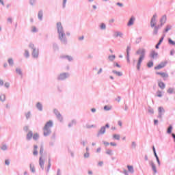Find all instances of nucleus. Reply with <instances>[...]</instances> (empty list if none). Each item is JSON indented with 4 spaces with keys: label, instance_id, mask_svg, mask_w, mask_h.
Masks as SVG:
<instances>
[{
    "label": "nucleus",
    "instance_id": "864d4df0",
    "mask_svg": "<svg viewBox=\"0 0 175 175\" xmlns=\"http://www.w3.org/2000/svg\"><path fill=\"white\" fill-rule=\"evenodd\" d=\"M103 144L105 146H110V144L109 142H103Z\"/></svg>",
    "mask_w": 175,
    "mask_h": 175
},
{
    "label": "nucleus",
    "instance_id": "69168bd1",
    "mask_svg": "<svg viewBox=\"0 0 175 175\" xmlns=\"http://www.w3.org/2000/svg\"><path fill=\"white\" fill-rule=\"evenodd\" d=\"M104 110H110V109H109V108L107 107V106H105V107H104Z\"/></svg>",
    "mask_w": 175,
    "mask_h": 175
},
{
    "label": "nucleus",
    "instance_id": "b1692460",
    "mask_svg": "<svg viewBox=\"0 0 175 175\" xmlns=\"http://www.w3.org/2000/svg\"><path fill=\"white\" fill-rule=\"evenodd\" d=\"M16 72L18 75H20V76H23V72L21 71V69L16 68Z\"/></svg>",
    "mask_w": 175,
    "mask_h": 175
},
{
    "label": "nucleus",
    "instance_id": "bb28decb",
    "mask_svg": "<svg viewBox=\"0 0 175 175\" xmlns=\"http://www.w3.org/2000/svg\"><path fill=\"white\" fill-rule=\"evenodd\" d=\"M173 129V126H172V125H170L168 129H167V133H172V130Z\"/></svg>",
    "mask_w": 175,
    "mask_h": 175
},
{
    "label": "nucleus",
    "instance_id": "473e14b6",
    "mask_svg": "<svg viewBox=\"0 0 175 175\" xmlns=\"http://www.w3.org/2000/svg\"><path fill=\"white\" fill-rule=\"evenodd\" d=\"M113 72V73H115V75H117V76H122V72H118V71H116V70H114Z\"/></svg>",
    "mask_w": 175,
    "mask_h": 175
},
{
    "label": "nucleus",
    "instance_id": "a19ab883",
    "mask_svg": "<svg viewBox=\"0 0 175 175\" xmlns=\"http://www.w3.org/2000/svg\"><path fill=\"white\" fill-rule=\"evenodd\" d=\"M31 170L33 173H35V167L32 165H30Z\"/></svg>",
    "mask_w": 175,
    "mask_h": 175
},
{
    "label": "nucleus",
    "instance_id": "cd10ccee",
    "mask_svg": "<svg viewBox=\"0 0 175 175\" xmlns=\"http://www.w3.org/2000/svg\"><path fill=\"white\" fill-rule=\"evenodd\" d=\"M174 91V89H173V88H170L167 92H168V94H173Z\"/></svg>",
    "mask_w": 175,
    "mask_h": 175
},
{
    "label": "nucleus",
    "instance_id": "79ce46f5",
    "mask_svg": "<svg viewBox=\"0 0 175 175\" xmlns=\"http://www.w3.org/2000/svg\"><path fill=\"white\" fill-rule=\"evenodd\" d=\"M101 29H106V25L105 23H102L100 25Z\"/></svg>",
    "mask_w": 175,
    "mask_h": 175
},
{
    "label": "nucleus",
    "instance_id": "8fccbe9b",
    "mask_svg": "<svg viewBox=\"0 0 175 175\" xmlns=\"http://www.w3.org/2000/svg\"><path fill=\"white\" fill-rule=\"evenodd\" d=\"M29 47H30L31 49H32L33 50H35V45H33V44H29Z\"/></svg>",
    "mask_w": 175,
    "mask_h": 175
},
{
    "label": "nucleus",
    "instance_id": "4be33fe9",
    "mask_svg": "<svg viewBox=\"0 0 175 175\" xmlns=\"http://www.w3.org/2000/svg\"><path fill=\"white\" fill-rule=\"evenodd\" d=\"M113 139H115V140H120L121 136L118 134H114L113 135Z\"/></svg>",
    "mask_w": 175,
    "mask_h": 175
},
{
    "label": "nucleus",
    "instance_id": "49530a36",
    "mask_svg": "<svg viewBox=\"0 0 175 175\" xmlns=\"http://www.w3.org/2000/svg\"><path fill=\"white\" fill-rule=\"evenodd\" d=\"M163 39H165V36H163V37L160 39V40L159 41L158 44H161V43H162V42H163Z\"/></svg>",
    "mask_w": 175,
    "mask_h": 175
},
{
    "label": "nucleus",
    "instance_id": "20e7f679",
    "mask_svg": "<svg viewBox=\"0 0 175 175\" xmlns=\"http://www.w3.org/2000/svg\"><path fill=\"white\" fill-rule=\"evenodd\" d=\"M157 25V14H154L150 21V27L154 28Z\"/></svg>",
    "mask_w": 175,
    "mask_h": 175
},
{
    "label": "nucleus",
    "instance_id": "bf43d9fd",
    "mask_svg": "<svg viewBox=\"0 0 175 175\" xmlns=\"http://www.w3.org/2000/svg\"><path fill=\"white\" fill-rule=\"evenodd\" d=\"M66 1L67 0H64L63 1V6H64V8H65V5H66Z\"/></svg>",
    "mask_w": 175,
    "mask_h": 175
},
{
    "label": "nucleus",
    "instance_id": "9d476101",
    "mask_svg": "<svg viewBox=\"0 0 175 175\" xmlns=\"http://www.w3.org/2000/svg\"><path fill=\"white\" fill-rule=\"evenodd\" d=\"M135 16H132V17L130 18L129 23H127V25H128L129 27H131V25H133V23H135Z\"/></svg>",
    "mask_w": 175,
    "mask_h": 175
},
{
    "label": "nucleus",
    "instance_id": "f8f14e48",
    "mask_svg": "<svg viewBox=\"0 0 175 175\" xmlns=\"http://www.w3.org/2000/svg\"><path fill=\"white\" fill-rule=\"evenodd\" d=\"M58 33L59 39L64 40V39H65V33H64V31H59Z\"/></svg>",
    "mask_w": 175,
    "mask_h": 175
},
{
    "label": "nucleus",
    "instance_id": "7ed1b4c3",
    "mask_svg": "<svg viewBox=\"0 0 175 175\" xmlns=\"http://www.w3.org/2000/svg\"><path fill=\"white\" fill-rule=\"evenodd\" d=\"M156 74L159 76H161V77L163 79V80H166V79L169 78V74H167V72H156Z\"/></svg>",
    "mask_w": 175,
    "mask_h": 175
},
{
    "label": "nucleus",
    "instance_id": "e433bc0d",
    "mask_svg": "<svg viewBox=\"0 0 175 175\" xmlns=\"http://www.w3.org/2000/svg\"><path fill=\"white\" fill-rule=\"evenodd\" d=\"M31 31L32 32H38V29H36V27L35 26H33L31 27Z\"/></svg>",
    "mask_w": 175,
    "mask_h": 175
},
{
    "label": "nucleus",
    "instance_id": "603ef678",
    "mask_svg": "<svg viewBox=\"0 0 175 175\" xmlns=\"http://www.w3.org/2000/svg\"><path fill=\"white\" fill-rule=\"evenodd\" d=\"M50 167H51V162L49 160V164H48V170H49Z\"/></svg>",
    "mask_w": 175,
    "mask_h": 175
},
{
    "label": "nucleus",
    "instance_id": "5701e85b",
    "mask_svg": "<svg viewBox=\"0 0 175 175\" xmlns=\"http://www.w3.org/2000/svg\"><path fill=\"white\" fill-rule=\"evenodd\" d=\"M172 29V25H167L165 29V32H169Z\"/></svg>",
    "mask_w": 175,
    "mask_h": 175
},
{
    "label": "nucleus",
    "instance_id": "72a5a7b5",
    "mask_svg": "<svg viewBox=\"0 0 175 175\" xmlns=\"http://www.w3.org/2000/svg\"><path fill=\"white\" fill-rule=\"evenodd\" d=\"M168 42L170 43V44H172V46L175 45V42L173 41L171 38H169Z\"/></svg>",
    "mask_w": 175,
    "mask_h": 175
},
{
    "label": "nucleus",
    "instance_id": "c85d7f7f",
    "mask_svg": "<svg viewBox=\"0 0 175 175\" xmlns=\"http://www.w3.org/2000/svg\"><path fill=\"white\" fill-rule=\"evenodd\" d=\"M36 107H38V110L42 111V104H40V103H38L36 105Z\"/></svg>",
    "mask_w": 175,
    "mask_h": 175
},
{
    "label": "nucleus",
    "instance_id": "58836bf2",
    "mask_svg": "<svg viewBox=\"0 0 175 175\" xmlns=\"http://www.w3.org/2000/svg\"><path fill=\"white\" fill-rule=\"evenodd\" d=\"M5 95H1L0 96V100H1V102H3V100H5Z\"/></svg>",
    "mask_w": 175,
    "mask_h": 175
},
{
    "label": "nucleus",
    "instance_id": "7c9ffc66",
    "mask_svg": "<svg viewBox=\"0 0 175 175\" xmlns=\"http://www.w3.org/2000/svg\"><path fill=\"white\" fill-rule=\"evenodd\" d=\"M148 68H152V66H154V63L152 62H149L147 64Z\"/></svg>",
    "mask_w": 175,
    "mask_h": 175
},
{
    "label": "nucleus",
    "instance_id": "2f4dec72",
    "mask_svg": "<svg viewBox=\"0 0 175 175\" xmlns=\"http://www.w3.org/2000/svg\"><path fill=\"white\" fill-rule=\"evenodd\" d=\"M116 59V55H114L109 56V61H113V59Z\"/></svg>",
    "mask_w": 175,
    "mask_h": 175
},
{
    "label": "nucleus",
    "instance_id": "ddd939ff",
    "mask_svg": "<svg viewBox=\"0 0 175 175\" xmlns=\"http://www.w3.org/2000/svg\"><path fill=\"white\" fill-rule=\"evenodd\" d=\"M54 113L57 116V118H59V120H62V116H61V113H59V111H58V110L55 109Z\"/></svg>",
    "mask_w": 175,
    "mask_h": 175
},
{
    "label": "nucleus",
    "instance_id": "f03ea898",
    "mask_svg": "<svg viewBox=\"0 0 175 175\" xmlns=\"http://www.w3.org/2000/svg\"><path fill=\"white\" fill-rule=\"evenodd\" d=\"M51 128H53V121L49 120L45 124L43 128L44 136H49L51 133Z\"/></svg>",
    "mask_w": 175,
    "mask_h": 175
},
{
    "label": "nucleus",
    "instance_id": "3c124183",
    "mask_svg": "<svg viewBox=\"0 0 175 175\" xmlns=\"http://www.w3.org/2000/svg\"><path fill=\"white\" fill-rule=\"evenodd\" d=\"M10 86V83H5V87H6V88H9Z\"/></svg>",
    "mask_w": 175,
    "mask_h": 175
},
{
    "label": "nucleus",
    "instance_id": "f257e3e1",
    "mask_svg": "<svg viewBox=\"0 0 175 175\" xmlns=\"http://www.w3.org/2000/svg\"><path fill=\"white\" fill-rule=\"evenodd\" d=\"M146 51L143 49H139L137 51V54L140 55L138 62L137 64V70H140V66L142 65V62H143V59H144V54Z\"/></svg>",
    "mask_w": 175,
    "mask_h": 175
},
{
    "label": "nucleus",
    "instance_id": "39448f33",
    "mask_svg": "<svg viewBox=\"0 0 175 175\" xmlns=\"http://www.w3.org/2000/svg\"><path fill=\"white\" fill-rule=\"evenodd\" d=\"M39 165L41 168L44 169V157L41 156L39 159Z\"/></svg>",
    "mask_w": 175,
    "mask_h": 175
},
{
    "label": "nucleus",
    "instance_id": "6e6d98bb",
    "mask_svg": "<svg viewBox=\"0 0 175 175\" xmlns=\"http://www.w3.org/2000/svg\"><path fill=\"white\" fill-rule=\"evenodd\" d=\"M110 146H113V147H116V146H117V144L111 142Z\"/></svg>",
    "mask_w": 175,
    "mask_h": 175
},
{
    "label": "nucleus",
    "instance_id": "393cba45",
    "mask_svg": "<svg viewBox=\"0 0 175 175\" xmlns=\"http://www.w3.org/2000/svg\"><path fill=\"white\" fill-rule=\"evenodd\" d=\"M157 96H158V98H162V92L161 90L157 92Z\"/></svg>",
    "mask_w": 175,
    "mask_h": 175
},
{
    "label": "nucleus",
    "instance_id": "423d86ee",
    "mask_svg": "<svg viewBox=\"0 0 175 175\" xmlns=\"http://www.w3.org/2000/svg\"><path fill=\"white\" fill-rule=\"evenodd\" d=\"M166 66V62H162L158 66L154 67V69L156 70H159V69H162L163 68H165Z\"/></svg>",
    "mask_w": 175,
    "mask_h": 175
},
{
    "label": "nucleus",
    "instance_id": "aec40b11",
    "mask_svg": "<svg viewBox=\"0 0 175 175\" xmlns=\"http://www.w3.org/2000/svg\"><path fill=\"white\" fill-rule=\"evenodd\" d=\"M127 169L129 172H130V173H133V172H135V170H133V166L132 165H127Z\"/></svg>",
    "mask_w": 175,
    "mask_h": 175
},
{
    "label": "nucleus",
    "instance_id": "680f3d73",
    "mask_svg": "<svg viewBox=\"0 0 175 175\" xmlns=\"http://www.w3.org/2000/svg\"><path fill=\"white\" fill-rule=\"evenodd\" d=\"M91 111H92V113H95V112L96 111V109H95V108H92V109H91Z\"/></svg>",
    "mask_w": 175,
    "mask_h": 175
},
{
    "label": "nucleus",
    "instance_id": "a18cd8bd",
    "mask_svg": "<svg viewBox=\"0 0 175 175\" xmlns=\"http://www.w3.org/2000/svg\"><path fill=\"white\" fill-rule=\"evenodd\" d=\"M5 165H10V160L6 159V160L5 161Z\"/></svg>",
    "mask_w": 175,
    "mask_h": 175
},
{
    "label": "nucleus",
    "instance_id": "1a4fd4ad",
    "mask_svg": "<svg viewBox=\"0 0 175 175\" xmlns=\"http://www.w3.org/2000/svg\"><path fill=\"white\" fill-rule=\"evenodd\" d=\"M150 57H151V58H152L153 59H155V58H157V57H158V53L155 52V51H152L150 53Z\"/></svg>",
    "mask_w": 175,
    "mask_h": 175
},
{
    "label": "nucleus",
    "instance_id": "5fc2aeb1",
    "mask_svg": "<svg viewBox=\"0 0 175 175\" xmlns=\"http://www.w3.org/2000/svg\"><path fill=\"white\" fill-rule=\"evenodd\" d=\"M115 66H117V68H121V66L118 64V63H114Z\"/></svg>",
    "mask_w": 175,
    "mask_h": 175
},
{
    "label": "nucleus",
    "instance_id": "dca6fc26",
    "mask_svg": "<svg viewBox=\"0 0 175 175\" xmlns=\"http://www.w3.org/2000/svg\"><path fill=\"white\" fill-rule=\"evenodd\" d=\"M166 20H167L166 15L163 16L161 19V25H163V24L166 23Z\"/></svg>",
    "mask_w": 175,
    "mask_h": 175
},
{
    "label": "nucleus",
    "instance_id": "338daca9",
    "mask_svg": "<svg viewBox=\"0 0 175 175\" xmlns=\"http://www.w3.org/2000/svg\"><path fill=\"white\" fill-rule=\"evenodd\" d=\"M30 3L31 5H33V3H35V0H30Z\"/></svg>",
    "mask_w": 175,
    "mask_h": 175
},
{
    "label": "nucleus",
    "instance_id": "f3484780",
    "mask_svg": "<svg viewBox=\"0 0 175 175\" xmlns=\"http://www.w3.org/2000/svg\"><path fill=\"white\" fill-rule=\"evenodd\" d=\"M33 155H38V146L34 145L33 146Z\"/></svg>",
    "mask_w": 175,
    "mask_h": 175
},
{
    "label": "nucleus",
    "instance_id": "774afa93",
    "mask_svg": "<svg viewBox=\"0 0 175 175\" xmlns=\"http://www.w3.org/2000/svg\"><path fill=\"white\" fill-rule=\"evenodd\" d=\"M79 40H83L84 39L83 36H82L81 37H79Z\"/></svg>",
    "mask_w": 175,
    "mask_h": 175
},
{
    "label": "nucleus",
    "instance_id": "4d7b16f0",
    "mask_svg": "<svg viewBox=\"0 0 175 175\" xmlns=\"http://www.w3.org/2000/svg\"><path fill=\"white\" fill-rule=\"evenodd\" d=\"M26 117H27V118H29V117H31V113H27V114H26Z\"/></svg>",
    "mask_w": 175,
    "mask_h": 175
},
{
    "label": "nucleus",
    "instance_id": "a878e982",
    "mask_svg": "<svg viewBox=\"0 0 175 175\" xmlns=\"http://www.w3.org/2000/svg\"><path fill=\"white\" fill-rule=\"evenodd\" d=\"M114 36L115 38H118V36L121 38V36H122V33L121 32L115 33Z\"/></svg>",
    "mask_w": 175,
    "mask_h": 175
},
{
    "label": "nucleus",
    "instance_id": "e2e57ef3",
    "mask_svg": "<svg viewBox=\"0 0 175 175\" xmlns=\"http://www.w3.org/2000/svg\"><path fill=\"white\" fill-rule=\"evenodd\" d=\"M0 85H3V80H0Z\"/></svg>",
    "mask_w": 175,
    "mask_h": 175
},
{
    "label": "nucleus",
    "instance_id": "6e6552de",
    "mask_svg": "<svg viewBox=\"0 0 175 175\" xmlns=\"http://www.w3.org/2000/svg\"><path fill=\"white\" fill-rule=\"evenodd\" d=\"M158 85H159V88H161V90H165V88L166 87V85H165V83H163V81H159Z\"/></svg>",
    "mask_w": 175,
    "mask_h": 175
},
{
    "label": "nucleus",
    "instance_id": "09e8293b",
    "mask_svg": "<svg viewBox=\"0 0 175 175\" xmlns=\"http://www.w3.org/2000/svg\"><path fill=\"white\" fill-rule=\"evenodd\" d=\"M8 64H10V65H13V59H9Z\"/></svg>",
    "mask_w": 175,
    "mask_h": 175
},
{
    "label": "nucleus",
    "instance_id": "13d9d810",
    "mask_svg": "<svg viewBox=\"0 0 175 175\" xmlns=\"http://www.w3.org/2000/svg\"><path fill=\"white\" fill-rule=\"evenodd\" d=\"M8 22L10 23V24H12V18H8Z\"/></svg>",
    "mask_w": 175,
    "mask_h": 175
},
{
    "label": "nucleus",
    "instance_id": "4468645a",
    "mask_svg": "<svg viewBox=\"0 0 175 175\" xmlns=\"http://www.w3.org/2000/svg\"><path fill=\"white\" fill-rule=\"evenodd\" d=\"M32 137H33V133H32V131H29V133L27 135V140H31Z\"/></svg>",
    "mask_w": 175,
    "mask_h": 175
},
{
    "label": "nucleus",
    "instance_id": "6ab92c4d",
    "mask_svg": "<svg viewBox=\"0 0 175 175\" xmlns=\"http://www.w3.org/2000/svg\"><path fill=\"white\" fill-rule=\"evenodd\" d=\"M105 132H106V128L105 127H101L98 135H103L105 133Z\"/></svg>",
    "mask_w": 175,
    "mask_h": 175
},
{
    "label": "nucleus",
    "instance_id": "0e129e2a",
    "mask_svg": "<svg viewBox=\"0 0 175 175\" xmlns=\"http://www.w3.org/2000/svg\"><path fill=\"white\" fill-rule=\"evenodd\" d=\"M162 110H163V108H162V107H159V111L160 113L162 112Z\"/></svg>",
    "mask_w": 175,
    "mask_h": 175
},
{
    "label": "nucleus",
    "instance_id": "2eb2a0df",
    "mask_svg": "<svg viewBox=\"0 0 175 175\" xmlns=\"http://www.w3.org/2000/svg\"><path fill=\"white\" fill-rule=\"evenodd\" d=\"M66 77H68V76L66 75V74H61L59 77L58 79L59 80H65V79H66Z\"/></svg>",
    "mask_w": 175,
    "mask_h": 175
},
{
    "label": "nucleus",
    "instance_id": "37998d69",
    "mask_svg": "<svg viewBox=\"0 0 175 175\" xmlns=\"http://www.w3.org/2000/svg\"><path fill=\"white\" fill-rule=\"evenodd\" d=\"M43 151H44L43 147H41L40 150V154H41V157H43Z\"/></svg>",
    "mask_w": 175,
    "mask_h": 175
},
{
    "label": "nucleus",
    "instance_id": "412c9836",
    "mask_svg": "<svg viewBox=\"0 0 175 175\" xmlns=\"http://www.w3.org/2000/svg\"><path fill=\"white\" fill-rule=\"evenodd\" d=\"M33 140H39V134L38 133H36L33 135Z\"/></svg>",
    "mask_w": 175,
    "mask_h": 175
},
{
    "label": "nucleus",
    "instance_id": "f704fd0d",
    "mask_svg": "<svg viewBox=\"0 0 175 175\" xmlns=\"http://www.w3.org/2000/svg\"><path fill=\"white\" fill-rule=\"evenodd\" d=\"M106 154H107L108 155H113V150L109 149L107 150Z\"/></svg>",
    "mask_w": 175,
    "mask_h": 175
},
{
    "label": "nucleus",
    "instance_id": "c756f323",
    "mask_svg": "<svg viewBox=\"0 0 175 175\" xmlns=\"http://www.w3.org/2000/svg\"><path fill=\"white\" fill-rule=\"evenodd\" d=\"M152 169L154 173H157V167H155V164H152Z\"/></svg>",
    "mask_w": 175,
    "mask_h": 175
},
{
    "label": "nucleus",
    "instance_id": "a211bd4d",
    "mask_svg": "<svg viewBox=\"0 0 175 175\" xmlns=\"http://www.w3.org/2000/svg\"><path fill=\"white\" fill-rule=\"evenodd\" d=\"M158 29H159V26H155L153 31L154 35H158Z\"/></svg>",
    "mask_w": 175,
    "mask_h": 175
},
{
    "label": "nucleus",
    "instance_id": "0eeeda50",
    "mask_svg": "<svg viewBox=\"0 0 175 175\" xmlns=\"http://www.w3.org/2000/svg\"><path fill=\"white\" fill-rule=\"evenodd\" d=\"M57 27L58 33L64 31H63V27H62V24L61 23V22H58L57 23Z\"/></svg>",
    "mask_w": 175,
    "mask_h": 175
},
{
    "label": "nucleus",
    "instance_id": "ea45409f",
    "mask_svg": "<svg viewBox=\"0 0 175 175\" xmlns=\"http://www.w3.org/2000/svg\"><path fill=\"white\" fill-rule=\"evenodd\" d=\"M25 56L26 57V58H28V57H29V52H28V51H25Z\"/></svg>",
    "mask_w": 175,
    "mask_h": 175
},
{
    "label": "nucleus",
    "instance_id": "4c0bfd02",
    "mask_svg": "<svg viewBox=\"0 0 175 175\" xmlns=\"http://www.w3.org/2000/svg\"><path fill=\"white\" fill-rule=\"evenodd\" d=\"M42 17H43V12H38V18H39L40 19H42Z\"/></svg>",
    "mask_w": 175,
    "mask_h": 175
},
{
    "label": "nucleus",
    "instance_id": "de8ad7c7",
    "mask_svg": "<svg viewBox=\"0 0 175 175\" xmlns=\"http://www.w3.org/2000/svg\"><path fill=\"white\" fill-rule=\"evenodd\" d=\"M127 62L129 64H131V60L129 59V52L127 51Z\"/></svg>",
    "mask_w": 175,
    "mask_h": 175
},
{
    "label": "nucleus",
    "instance_id": "c03bdc74",
    "mask_svg": "<svg viewBox=\"0 0 175 175\" xmlns=\"http://www.w3.org/2000/svg\"><path fill=\"white\" fill-rule=\"evenodd\" d=\"M90 157V153L87 152L84 154V158H89Z\"/></svg>",
    "mask_w": 175,
    "mask_h": 175
},
{
    "label": "nucleus",
    "instance_id": "9b49d317",
    "mask_svg": "<svg viewBox=\"0 0 175 175\" xmlns=\"http://www.w3.org/2000/svg\"><path fill=\"white\" fill-rule=\"evenodd\" d=\"M32 55L34 58H38V57H39V51L36 49H33Z\"/></svg>",
    "mask_w": 175,
    "mask_h": 175
},
{
    "label": "nucleus",
    "instance_id": "c9c22d12",
    "mask_svg": "<svg viewBox=\"0 0 175 175\" xmlns=\"http://www.w3.org/2000/svg\"><path fill=\"white\" fill-rule=\"evenodd\" d=\"M1 148L3 150V151H5V150H8V146L6 145H2Z\"/></svg>",
    "mask_w": 175,
    "mask_h": 175
},
{
    "label": "nucleus",
    "instance_id": "052dcab7",
    "mask_svg": "<svg viewBox=\"0 0 175 175\" xmlns=\"http://www.w3.org/2000/svg\"><path fill=\"white\" fill-rule=\"evenodd\" d=\"M99 166H103V161H100L98 162Z\"/></svg>",
    "mask_w": 175,
    "mask_h": 175
}]
</instances>
